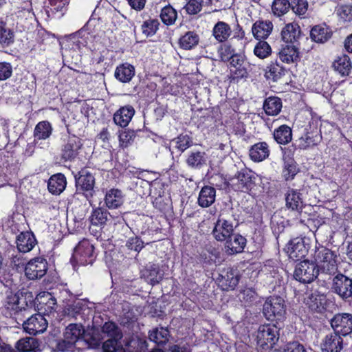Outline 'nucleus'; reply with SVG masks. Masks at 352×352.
Returning <instances> with one entry per match:
<instances>
[{
  "label": "nucleus",
  "instance_id": "3c124183",
  "mask_svg": "<svg viewBox=\"0 0 352 352\" xmlns=\"http://www.w3.org/2000/svg\"><path fill=\"white\" fill-rule=\"evenodd\" d=\"M228 61H230V65L236 69V70L234 72L232 71V72H234L237 77H243L246 75L247 72L245 69L242 67L244 59L241 55L234 54Z\"/></svg>",
  "mask_w": 352,
  "mask_h": 352
},
{
  "label": "nucleus",
  "instance_id": "0eeeda50",
  "mask_svg": "<svg viewBox=\"0 0 352 352\" xmlns=\"http://www.w3.org/2000/svg\"><path fill=\"white\" fill-rule=\"evenodd\" d=\"M29 314L28 311L21 318H19L17 323L19 324H22L23 329L29 334L36 335L44 332L47 327V322L45 317L40 314H36L25 320Z\"/></svg>",
  "mask_w": 352,
  "mask_h": 352
},
{
  "label": "nucleus",
  "instance_id": "412c9836",
  "mask_svg": "<svg viewBox=\"0 0 352 352\" xmlns=\"http://www.w3.org/2000/svg\"><path fill=\"white\" fill-rule=\"evenodd\" d=\"M322 140L320 130L315 127L311 131H307L304 136L298 140V147L300 149H307L318 145Z\"/></svg>",
  "mask_w": 352,
  "mask_h": 352
},
{
  "label": "nucleus",
  "instance_id": "1a4fd4ad",
  "mask_svg": "<svg viewBox=\"0 0 352 352\" xmlns=\"http://www.w3.org/2000/svg\"><path fill=\"white\" fill-rule=\"evenodd\" d=\"M331 291L339 295L342 299L352 296V280L345 275L338 273L331 278Z\"/></svg>",
  "mask_w": 352,
  "mask_h": 352
},
{
  "label": "nucleus",
  "instance_id": "5fc2aeb1",
  "mask_svg": "<svg viewBox=\"0 0 352 352\" xmlns=\"http://www.w3.org/2000/svg\"><path fill=\"white\" fill-rule=\"evenodd\" d=\"M272 53V49L267 42L260 41L255 45L254 54L259 58L264 59L268 57Z\"/></svg>",
  "mask_w": 352,
  "mask_h": 352
},
{
  "label": "nucleus",
  "instance_id": "7c9ffc66",
  "mask_svg": "<svg viewBox=\"0 0 352 352\" xmlns=\"http://www.w3.org/2000/svg\"><path fill=\"white\" fill-rule=\"evenodd\" d=\"M66 178L63 174L58 173L52 175L48 181V190L50 192L59 195L66 187Z\"/></svg>",
  "mask_w": 352,
  "mask_h": 352
},
{
  "label": "nucleus",
  "instance_id": "9b49d317",
  "mask_svg": "<svg viewBox=\"0 0 352 352\" xmlns=\"http://www.w3.org/2000/svg\"><path fill=\"white\" fill-rule=\"evenodd\" d=\"M47 271V261L41 257L30 260L25 267V274L30 280H36L44 276Z\"/></svg>",
  "mask_w": 352,
  "mask_h": 352
},
{
  "label": "nucleus",
  "instance_id": "dca6fc26",
  "mask_svg": "<svg viewBox=\"0 0 352 352\" xmlns=\"http://www.w3.org/2000/svg\"><path fill=\"white\" fill-rule=\"evenodd\" d=\"M81 146L80 140L77 137H69L63 146L62 158L65 161L74 159L78 155Z\"/></svg>",
  "mask_w": 352,
  "mask_h": 352
},
{
  "label": "nucleus",
  "instance_id": "20e7f679",
  "mask_svg": "<svg viewBox=\"0 0 352 352\" xmlns=\"http://www.w3.org/2000/svg\"><path fill=\"white\" fill-rule=\"evenodd\" d=\"M263 314L271 321H282L285 318L286 305L283 298L277 296L267 298L263 306Z\"/></svg>",
  "mask_w": 352,
  "mask_h": 352
},
{
  "label": "nucleus",
  "instance_id": "680f3d73",
  "mask_svg": "<svg viewBox=\"0 0 352 352\" xmlns=\"http://www.w3.org/2000/svg\"><path fill=\"white\" fill-rule=\"evenodd\" d=\"M125 246L129 250H133L136 252H140L144 248V242L140 237L133 236L126 241Z\"/></svg>",
  "mask_w": 352,
  "mask_h": 352
},
{
  "label": "nucleus",
  "instance_id": "b1692460",
  "mask_svg": "<svg viewBox=\"0 0 352 352\" xmlns=\"http://www.w3.org/2000/svg\"><path fill=\"white\" fill-rule=\"evenodd\" d=\"M249 155L252 161L262 162L270 155L268 145L264 142L256 143L250 148Z\"/></svg>",
  "mask_w": 352,
  "mask_h": 352
},
{
  "label": "nucleus",
  "instance_id": "cd10ccee",
  "mask_svg": "<svg viewBox=\"0 0 352 352\" xmlns=\"http://www.w3.org/2000/svg\"><path fill=\"white\" fill-rule=\"evenodd\" d=\"M216 190L209 186H204L199 192L198 204L202 208L211 206L215 201Z\"/></svg>",
  "mask_w": 352,
  "mask_h": 352
},
{
  "label": "nucleus",
  "instance_id": "c03bdc74",
  "mask_svg": "<svg viewBox=\"0 0 352 352\" xmlns=\"http://www.w3.org/2000/svg\"><path fill=\"white\" fill-rule=\"evenodd\" d=\"M331 256L333 258H337V255L329 249L324 247L318 248L315 251L314 256L316 265H320L324 263H327L331 259Z\"/></svg>",
  "mask_w": 352,
  "mask_h": 352
},
{
  "label": "nucleus",
  "instance_id": "37998d69",
  "mask_svg": "<svg viewBox=\"0 0 352 352\" xmlns=\"http://www.w3.org/2000/svg\"><path fill=\"white\" fill-rule=\"evenodd\" d=\"M52 131V128L50 123L47 121H42L36 125L34 136L37 140H45L51 135Z\"/></svg>",
  "mask_w": 352,
  "mask_h": 352
},
{
  "label": "nucleus",
  "instance_id": "423d86ee",
  "mask_svg": "<svg viewBox=\"0 0 352 352\" xmlns=\"http://www.w3.org/2000/svg\"><path fill=\"white\" fill-rule=\"evenodd\" d=\"M278 336L276 326L270 324L261 325L256 333L257 345L263 349L272 348L278 340Z\"/></svg>",
  "mask_w": 352,
  "mask_h": 352
},
{
  "label": "nucleus",
  "instance_id": "338daca9",
  "mask_svg": "<svg viewBox=\"0 0 352 352\" xmlns=\"http://www.w3.org/2000/svg\"><path fill=\"white\" fill-rule=\"evenodd\" d=\"M12 74L11 65L6 62L0 63V80H5L9 78Z\"/></svg>",
  "mask_w": 352,
  "mask_h": 352
},
{
  "label": "nucleus",
  "instance_id": "f8f14e48",
  "mask_svg": "<svg viewBox=\"0 0 352 352\" xmlns=\"http://www.w3.org/2000/svg\"><path fill=\"white\" fill-rule=\"evenodd\" d=\"M225 217L224 213L219 215L212 230L214 237L219 241H226L233 234L232 223Z\"/></svg>",
  "mask_w": 352,
  "mask_h": 352
},
{
  "label": "nucleus",
  "instance_id": "ea45409f",
  "mask_svg": "<svg viewBox=\"0 0 352 352\" xmlns=\"http://www.w3.org/2000/svg\"><path fill=\"white\" fill-rule=\"evenodd\" d=\"M272 30V23H254L252 28L254 36L258 40L266 39Z\"/></svg>",
  "mask_w": 352,
  "mask_h": 352
},
{
  "label": "nucleus",
  "instance_id": "39448f33",
  "mask_svg": "<svg viewBox=\"0 0 352 352\" xmlns=\"http://www.w3.org/2000/svg\"><path fill=\"white\" fill-rule=\"evenodd\" d=\"M94 245L87 239H83L75 247L71 262L74 267L76 265H91L95 261Z\"/></svg>",
  "mask_w": 352,
  "mask_h": 352
},
{
  "label": "nucleus",
  "instance_id": "4d7b16f0",
  "mask_svg": "<svg viewBox=\"0 0 352 352\" xmlns=\"http://www.w3.org/2000/svg\"><path fill=\"white\" fill-rule=\"evenodd\" d=\"M292 10L301 19L305 18L308 9V2L307 0H292L291 1Z\"/></svg>",
  "mask_w": 352,
  "mask_h": 352
},
{
  "label": "nucleus",
  "instance_id": "4468645a",
  "mask_svg": "<svg viewBox=\"0 0 352 352\" xmlns=\"http://www.w3.org/2000/svg\"><path fill=\"white\" fill-rule=\"evenodd\" d=\"M75 178L77 188L86 192L87 197H92V191L95 185L94 175L87 170H82Z\"/></svg>",
  "mask_w": 352,
  "mask_h": 352
},
{
  "label": "nucleus",
  "instance_id": "a878e982",
  "mask_svg": "<svg viewBox=\"0 0 352 352\" xmlns=\"http://www.w3.org/2000/svg\"><path fill=\"white\" fill-rule=\"evenodd\" d=\"M220 276L222 285L225 287L224 289H234L239 281V276L236 270L232 268L223 270Z\"/></svg>",
  "mask_w": 352,
  "mask_h": 352
},
{
  "label": "nucleus",
  "instance_id": "864d4df0",
  "mask_svg": "<svg viewBox=\"0 0 352 352\" xmlns=\"http://www.w3.org/2000/svg\"><path fill=\"white\" fill-rule=\"evenodd\" d=\"M291 7V2L288 0H274L272 10L274 15L281 16L286 14Z\"/></svg>",
  "mask_w": 352,
  "mask_h": 352
},
{
  "label": "nucleus",
  "instance_id": "c756f323",
  "mask_svg": "<svg viewBox=\"0 0 352 352\" xmlns=\"http://www.w3.org/2000/svg\"><path fill=\"white\" fill-rule=\"evenodd\" d=\"M286 206L287 208L298 212L302 209V199L300 197V193L293 188L288 189L285 194Z\"/></svg>",
  "mask_w": 352,
  "mask_h": 352
},
{
  "label": "nucleus",
  "instance_id": "603ef678",
  "mask_svg": "<svg viewBox=\"0 0 352 352\" xmlns=\"http://www.w3.org/2000/svg\"><path fill=\"white\" fill-rule=\"evenodd\" d=\"M199 36L193 32H188L179 39V45L184 50H190L198 44Z\"/></svg>",
  "mask_w": 352,
  "mask_h": 352
},
{
  "label": "nucleus",
  "instance_id": "aec40b11",
  "mask_svg": "<svg viewBox=\"0 0 352 352\" xmlns=\"http://www.w3.org/2000/svg\"><path fill=\"white\" fill-rule=\"evenodd\" d=\"M135 113L134 108L131 105H126L120 108L113 115V121L116 124L121 126H126Z\"/></svg>",
  "mask_w": 352,
  "mask_h": 352
},
{
  "label": "nucleus",
  "instance_id": "0e129e2a",
  "mask_svg": "<svg viewBox=\"0 0 352 352\" xmlns=\"http://www.w3.org/2000/svg\"><path fill=\"white\" fill-rule=\"evenodd\" d=\"M201 0H190L183 8V10L188 14H195L201 10Z\"/></svg>",
  "mask_w": 352,
  "mask_h": 352
},
{
  "label": "nucleus",
  "instance_id": "f704fd0d",
  "mask_svg": "<svg viewBox=\"0 0 352 352\" xmlns=\"http://www.w3.org/2000/svg\"><path fill=\"white\" fill-rule=\"evenodd\" d=\"M104 202L109 208H117L123 204L122 192L118 189H111L105 195Z\"/></svg>",
  "mask_w": 352,
  "mask_h": 352
},
{
  "label": "nucleus",
  "instance_id": "09e8293b",
  "mask_svg": "<svg viewBox=\"0 0 352 352\" xmlns=\"http://www.w3.org/2000/svg\"><path fill=\"white\" fill-rule=\"evenodd\" d=\"M231 32V28L228 23H216L213 28V35L220 42L226 41Z\"/></svg>",
  "mask_w": 352,
  "mask_h": 352
},
{
  "label": "nucleus",
  "instance_id": "f3484780",
  "mask_svg": "<svg viewBox=\"0 0 352 352\" xmlns=\"http://www.w3.org/2000/svg\"><path fill=\"white\" fill-rule=\"evenodd\" d=\"M341 336L336 332L327 335L322 344V351L340 352L342 349L343 343Z\"/></svg>",
  "mask_w": 352,
  "mask_h": 352
},
{
  "label": "nucleus",
  "instance_id": "2eb2a0df",
  "mask_svg": "<svg viewBox=\"0 0 352 352\" xmlns=\"http://www.w3.org/2000/svg\"><path fill=\"white\" fill-rule=\"evenodd\" d=\"M286 251L289 258L299 261L306 256L308 250L302 239L296 238L289 241Z\"/></svg>",
  "mask_w": 352,
  "mask_h": 352
},
{
  "label": "nucleus",
  "instance_id": "79ce46f5",
  "mask_svg": "<svg viewBox=\"0 0 352 352\" xmlns=\"http://www.w3.org/2000/svg\"><path fill=\"white\" fill-rule=\"evenodd\" d=\"M148 281V283L155 285L159 283L163 278V274L160 272L159 266L155 264L148 265L144 274Z\"/></svg>",
  "mask_w": 352,
  "mask_h": 352
},
{
  "label": "nucleus",
  "instance_id": "49530a36",
  "mask_svg": "<svg viewBox=\"0 0 352 352\" xmlns=\"http://www.w3.org/2000/svg\"><path fill=\"white\" fill-rule=\"evenodd\" d=\"M172 143L178 151L183 153L192 145L193 141L189 135L180 134L172 140Z\"/></svg>",
  "mask_w": 352,
  "mask_h": 352
},
{
  "label": "nucleus",
  "instance_id": "de8ad7c7",
  "mask_svg": "<svg viewBox=\"0 0 352 352\" xmlns=\"http://www.w3.org/2000/svg\"><path fill=\"white\" fill-rule=\"evenodd\" d=\"M205 153L201 151L191 152L186 162L188 166L199 168L206 164Z\"/></svg>",
  "mask_w": 352,
  "mask_h": 352
},
{
  "label": "nucleus",
  "instance_id": "9d476101",
  "mask_svg": "<svg viewBox=\"0 0 352 352\" xmlns=\"http://www.w3.org/2000/svg\"><path fill=\"white\" fill-rule=\"evenodd\" d=\"M331 326L334 332L342 336L352 333V314L342 313L336 314L331 320Z\"/></svg>",
  "mask_w": 352,
  "mask_h": 352
},
{
  "label": "nucleus",
  "instance_id": "6ab92c4d",
  "mask_svg": "<svg viewBox=\"0 0 352 352\" xmlns=\"http://www.w3.org/2000/svg\"><path fill=\"white\" fill-rule=\"evenodd\" d=\"M16 247L20 252H30L36 244V239L32 232H21L16 237Z\"/></svg>",
  "mask_w": 352,
  "mask_h": 352
},
{
  "label": "nucleus",
  "instance_id": "69168bd1",
  "mask_svg": "<svg viewBox=\"0 0 352 352\" xmlns=\"http://www.w3.org/2000/svg\"><path fill=\"white\" fill-rule=\"evenodd\" d=\"M135 134L133 131H122L119 135V140L122 147H126L133 141Z\"/></svg>",
  "mask_w": 352,
  "mask_h": 352
},
{
  "label": "nucleus",
  "instance_id": "8fccbe9b",
  "mask_svg": "<svg viewBox=\"0 0 352 352\" xmlns=\"http://www.w3.org/2000/svg\"><path fill=\"white\" fill-rule=\"evenodd\" d=\"M267 68L268 71L266 72V77L269 79H272L274 81L280 79L286 72L285 69L280 65L277 61L272 62Z\"/></svg>",
  "mask_w": 352,
  "mask_h": 352
},
{
  "label": "nucleus",
  "instance_id": "4c0bfd02",
  "mask_svg": "<svg viewBox=\"0 0 352 352\" xmlns=\"http://www.w3.org/2000/svg\"><path fill=\"white\" fill-rule=\"evenodd\" d=\"M333 67L342 76H348L352 67L350 58L346 55L338 57L333 62Z\"/></svg>",
  "mask_w": 352,
  "mask_h": 352
},
{
  "label": "nucleus",
  "instance_id": "7ed1b4c3",
  "mask_svg": "<svg viewBox=\"0 0 352 352\" xmlns=\"http://www.w3.org/2000/svg\"><path fill=\"white\" fill-rule=\"evenodd\" d=\"M3 314L6 317L13 318L16 321L28 312V303L23 296L16 294L10 293L3 302Z\"/></svg>",
  "mask_w": 352,
  "mask_h": 352
},
{
  "label": "nucleus",
  "instance_id": "13d9d810",
  "mask_svg": "<svg viewBox=\"0 0 352 352\" xmlns=\"http://www.w3.org/2000/svg\"><path fill=\"white\" fill-rule=\"evenodd\" d=\"M298 171L296 163L293 160L285 162L283 174L286 180L292 179Z\"/></svg>",
  "mask_w": 352,
  "mask_h": 352
},
{
  "label": "nucleus",
  "instance_id": "774afa93",
  "mask_svg": "<svg viewBox=\"0 0 352 352\" xmlns=\"http://www.w3.org/2000/svg\"><path fill=\"white\" fill-rule=\"evenodd\" d=\"M284 352H307L305 346L298 342H293L285 346Z\"/></svg>",
  "mask_w": 352,
  "mask_h": 352
},
{
  "label": "nucleus",
  "instance_id": "a18cd8bd",
  "mask_svg": "<svg viewBox=\"0 0 352 352\" xmlns=\"http://www.w3.org/2000/svg\"><path fill=\"white\" fill-rule=\"evenodd\" d=\"M146 342L138 338H131L126 341L124 346L122 345L123 352H144Z\"/></svg>",
  "mask_w": 352,
  "mask_h": 352
},
{
  "label": "nucleus",
  "instance_id": "473e14b6",
  "mask_svg": "<svg viewBox=\"0 0 352 352\" xmlns=\"http://www.w3.org/2000/svg\"><path fill=\"white\" fill-rule=\"evenodd\" d=\"M135 75V68L129 63H124L117 67L115 77L122 82H129Z\"/></svg>",
  "mask_w": 352,
  "mask_h": 352
},
{
  "label": "nucleus",
  "instance_id": "a211bd4d",
  "mask_svg": "<svg viewBox=\"0 0 352 352\" xmlns=\"http://www.w3.org/2000/svg\"><path fill=\"white\" fill-rule=\"evenodd\" d=\"M246 244V239L239 234H232L225 244L226 252L229 254L241 252Z\"/></svg>",
  "mask_w": 352,
  "mask_h": 352
},
{
  "label": "nucleus",
  "instance_id": "2f4dec72",
  "mask_svg": "<svg viewBox=\"0 0 352 352\" xmlns=\"http://www.w3.org/2000/svg\"><path fill=\"white\" fill-rule=\"evenodd\" d=\"M327 299L324 295L311 294L306 300V304L312 310L318 313H322L326 309Z\"/></svg>",
  "mask_w": 352,
  "mask_h": 352
},
{
  "label": "nucleus",
  "instance_id": "6e6d98bb",
  "mask_svg": "<svg viewBox=\"0 0 352 352\" xmlns=\"http://www.w3.org/2000/svg\"><path fill=\"white\" fill-rule=\"evenodd\" d=\"M14 32L1 23L0 25V44L3 47H7L14 42Z\"/></svg>",
  "mask_w": 352,
  "mask_h": 352
},
{
  "label": "nucleus",
  "instance_id": "f03ea898",
  "mask_svg": "<svg viewBox=\"0 0 352 352\" xmlns=\"http://www.w3.org/2000/svg\"><path fill=\"white\" fill-rule=\"evenodd\" d=\"M100 333L104 339L102 344V352H123L120 340L123 335L118 326L113 322H106L102 327Z\"/></svg>",
  "mask_w": 352,
  "mask_h": 352
},
{
  "label": "nucleus",
  "instance_id": "6e6552de",
  "mask_svg": "<svg viewBox=\"0 0 352 352\" xmlns=\"http://www.w3.org/2000/svg\"><path fill=\"white\" fill-rule=\"evenodd\" d=\"M318 276V270L316 264L307 260L297 264L294 273V278L303 283H309Z\"/></svg>",
  "mask_w": 352,
  "mask_h": 352
},
{
  "label": "nucleus",
  "instance_id": "c9c22d12",
  "mask_svg": "<svg viewBox=\"0 0 352 352\" xmlns=\"http://www.w3.org/2000/svg\"><path fill=\"white\" fill-rule=\"evenodd\" d=\"M274 138L278 144H287L292 140V129L287 125H281L274 131Z\"/></svg>",
  "mask_w": 352,
  "mask_h": 352
},
{
  "label": "nucleus",
  "instance_id": "bf43d9fd",
  "mask_svg": "<svg viewBox=\"0 0 352 352\" xmlns=\"http://www.w3.org/2000/svg\"><path fill=\"white\" fill-rule=\"evenodd\" d=\"M177 16V11L171 6H166L162 9L160 17L162 22H175Z\"/></svg>",
  "mask_w": 352,
  "mask_h": 352
},
{
  "label": "nucleus",
  "instance_id": "72a5a7b5",
  "mask_svg": "<svg viewBox=\"0 0 352 352\" xmlns=\"http://www.w3.org/2000/svg\"><path fill=\"white\" fill-rule=\"evenodd\" d=\"M110 220V214L107 209L96 208L94 209L89 217V221L94 226H104Z\"/></svg>",
  "mask_w": 352,
  "mask_h": 352
},
{
  "label": "nucleus",
  "instance_id": "393cba45",
  "mask_svg": "<svg viewBox=\"0 0 352 352\" xmlns=\"http://www.w3.org/2000/svg\"><path fill=\"white\" fill-rule=\"evenodd\" d=\"M15 348L18 352H41L38 341L34 338H23L18 340L15 344Z\"/></svg>",
  "mask_w": 352,
  "mask_h": 352
},
{
  "label": "nucleus",
  "instance_id": "ddd939ff",
  "mask_svg": "<svg viewBox=\"0 0 352 352\" xmlns=\"http://www.w3.org/2000/svg\"><path fill=\"white\" fill-rule=\"evenodd\" d=\"M237 183L234 185L236 189L246 192L251 190L255 186L256 177L254 173L247 168L242 169L236 175Z\"/></svg>",
  "mask_w": 352,
  "mask_h": 352
},
{
  "label": "nucleus",
  "instance_id": "58836bf2",
  "mask_svg": "<svg viewBox=\"0 0 352 352\" xmlns=\"http://www.w3.org/2000/svg\"><path fill=\"white\" fill-rule=\"evenodd\" d=\"M278 55L281 61L286 63H294L298 58V52L294 45H287L283 47Z\"/></svg>",
  "mask_w": 352,
  "mask_h": 352
},
{
  "label": "nucleus",
  "instance_id": "5701e85b",
  "mask_svg": "<svg viewBox=\"0 0 352 352\" xmlns=\"http://www.w3.org/2000/svg\"><path fill=\"white\" fill-rule=\"evenodd\" d=\"M301 36L302 31L298 23H287L281 31L282 39L286 43H294Z\"/></svg>",
  "mask_w": 352,
  "mask_h": 352
},
{
  "label": "nucleus",
  "instance_id": "e433bc0d",
  "mask_svg": "<svg viewBox=\"0 0 352 352\" xmlns=\"http://www.w3.org/2000/svg\"><path fill=\"white\" fill-rule=\"evenodd\" d=\"M169 331L167 328L157 327L150 331L149 339L158 345L165 344L169 338Z\"/></svg>",
  "mask_w": 352,
  "mask_h": 352
},
{
  "label": "nucleus",
  "instance_id": "e2e57ef3",
  "mask_svg": "<svg viewBox=\"0 0 352 352\" xmlns=\"http://www.w3.org/2000/svg\"><path fill=\"white\" fill-rule=\"evenodd\" d=\"M218 53L221 60L224 62L228 61L235 54L231 45L228 44L221 45L218 50Z\"/></svg>",
  "mask_w": 352,
  "mask_h": 352
},
{
  "label": "nucleus",
  "instance_id": "052dcab7",
  "mask_svg": "<svg viewBox=\"0 0 352 352\" xmlns=\"http://www.w3.org/2000/svg\"><path fill=\"white\" fill-rule=\"evenodd\" d=\"M336 14L340 20L344 22H351L352 21V6H340L336 8Z\"/></svg>",
  "mask_w": 352,
  "mask_h": 352
},
{
  "label": "nucleus",
  "instance_id": "4be33fe9",
  "mask_svg": "<svg viewBox=\"0 0 352 352\" xmlns=\"http://www.w3.org/2000/svg\"><path fill=\"white\" fill-rule=\"evenodd\" d=\"M331 259L327 263H324L322 265H316L320 278L322 280L325 279L331 280L333 276L338 274L337 258Z\"/></svg>",
  "mask_w": 352,
  "mask_h": 352
},
{
  "label": "nucleus",
  "instance_id": "a19ab883",
  "mask_svg": "<svg viewBox=\"0 0 352 352\" xmlns=\"http://www.w3.org/2000/svg\"><path fill=\"white\" fill-rule=\"evenodd\" d=\"M282 102L278 97H269L263 104L265 113L270 116L277 115L281 110Z\"/></svg>",
  "mask_w": 352,
  "mask_h": 352
},
{
  "label": "nucleus",
  "instance_id": "f257e3e1",
  "mask_svg": "<svg viewBox=\"0 0 352 352\" xmlns=\"http://www.w3.org/2000/svg\"><path fill=\"white\" fill-rule=\"evenodd\" d=\"M85 332L82 324H69L65 328L63 340L56 343V351L68 352L74 351L75 349L81 350V344L85 343L83 340Z\"/></svg>",
  "mask_w": 352,
  "mask_h": 352
},
{
  "label": "nucleus",
  "instance_id": "bb28decb",
  "mask_svg": "<svg viewBox=\"0 0 352 352\" xmlns=\"http://www.w3.org/2000/svg\"><path fill=\"white\" fill-rule=\"evenodd\" d=\"M332 32L326 23H320L312 28L310 31L311 38L317 43H323L327 41L331 36Z\"/></svg>",
  "mask_w": 352,
  "mask_h": 352
},
{
  "label": "nucleus",
  "instance_id": "c85d7f7f",
  "mask_svg": "<svg viewBox=\"0 0 352 352\" xmlns=\"http://www.w3.org/2000/svg\"><path fill=\"white\" fill-rule=\"evenodd\" d=\"M104 340V336L98 331H93L91 334H84L83 340L85 344H82V349H101V344L103 343L102 340Z\"/></svg>",
  "mask_w": 352,
  "mask_h": 352
}]
</instances>
